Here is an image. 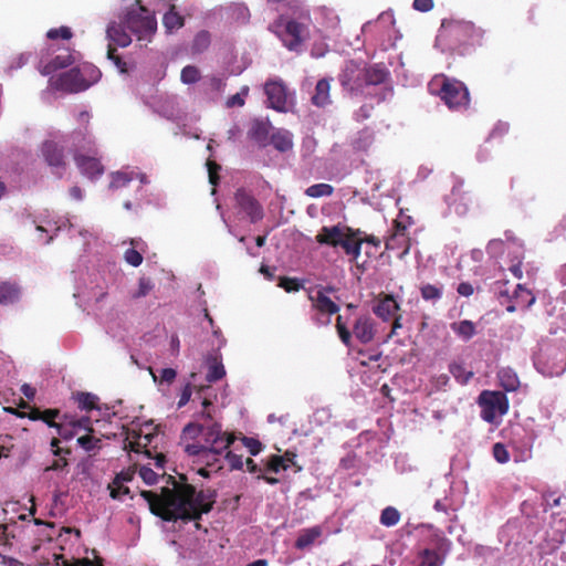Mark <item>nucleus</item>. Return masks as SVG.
Listing matches in <instances>:
<instances>
[{"label":"nucleus","mask_w":566,"mask_h":566,"mask_svg":"<svg viewBox=\"0 0 566 566\" xmlns=\"http://www.w3.org/2000/svg\"><path fill=\"white\" fill-rule=\"evenodd\" d=\"M50 40H56L59 38L63 40H70L73 36L72 30L69 27H60L56 29H50L46 33Z\"/></svg>","instance_id":"8fccbe9b"},{"label":"nucleus","mask_w":566,"mask_h":566,"mask_svg":"<svg viewBox=\"0 0 566 566\" xmlns=\"http://www.w3.org/2000/svg\"><path fill=\"white\" fill-rule=\"evenodd\" d=\"M277 285L287 293L298 292L303 287V282L297 277L280 276Z\"/></svg>","instance_id":"ea45409f"},{"label":"nucleus","mask_w":566,"mask_h":566,"mask_svg":"<svg viewBox=\"0 0 566 566\" xmlns=\"http://www.w3.org/2000/svg\"><path fill=\"white\" fill-rule=\"evenodd\" d=\"M331 81L329 78H321L315 86L314 94L311 97V102L314 106L324 108L332 104L331 99Z\"/></svg>","instance_id":"2eb2a0df"},{"label":"nucleus","mask_w":566,"mask_h":566,"mask_svg":"<svg viewBox=\"0 0 566 566\" xmlns=\"http://www.w3.org/2000/svg\"><path fill=\"white\" fill-rule=\"evenodd\" d=\"M77 443L85 451H92L95 448H99L101 440L92 434H85L77 439Z\"/></svg>","instance_id":"de8ad7c7"},{"label":"nucleus","mask_w":566,"mask_h":566,"mask_svg":"<svg viewBox=\"0 0 566 566\" xmlns=\"http://www.w3.org/2000/svg\"><path fill=\"white\" fill-rule=\"evenodd\" d=\"M336 328H337V333H338L342 342L345 345H349L352 334H350L349 329L346 327V325L343 323V318L340 315L337 316Z\"/></svg>","instance_id":"5fc2aeb1"},{"label":"nucleus","mask_w":566,"mask_h":566,"mask_svg":"<svg viewBox=\"0 0 566 566\" xmlns=\"http://www.w3.org/2000/svg\"><path fill=\"white\" fill-rule=\"evenodd\" d=\"M478 402L481 407V418L489 423H494L497 416L501 417L509 410V399L502 391L484 390L480 394Z\"/></svg>","instance_id":"423d86ee"},{"label":"nucleus","mask_w":566,"mask_h":566,"mask_svg":"<svg viewBox=\"0 0 566 566\" xmlns=\"http://www.w3.org/2000/svg\"><path fill=\"white\" fill-rule=\"evenodd\" d=\"M513 300L518 306L528 308L534 304L535 296L532 294L530 290L524 287L522 284H517L513 294Z\"/></svg>","instance_id":"c85d7f7f"},{"label":"nucleus","mask_w":566,"mask_h":566,"mask_svg":"<svg viewBox=\"0 0 566 566\" xmlns=\"http://www.w3.org/2000/svg\"><path fill=\"white\" fill-rule=\"evenodd\" d=\"M500 385L505 391H515L520 387L517 375L510 368H503L497 374Z\"/></svg>","instance_id":"b1692460"},{"label":"nucleus","mask_w":566,"mask_h":566,"mask_svg":"<svg viewBox=\"0 0 566 566\" xmlns=\"http://www.w3.org/2000/svg\"><path fill=\"white\" fill-rule=\"evenodd\" d=\"M412 223H413L412 217L409 214H406L403 209L400 208V212H399L397 219H395L392 221V224L396 229V233L394 235L391 234V240L394 239V237H396L398 234L403 235L405 230Z\"/></svg>","instance_id":"e433bc0d"},{"label":"nucleus","mask_w":566,"mask_h":566,"mask_svg":"<svg viewBox=\"0 0 566 566\" xmlns=\"http://www.w3.org/2000/svg\"><path fill=\"white\" fill-rule=\"evenodd\" d=\"M207 449V446L195 442V443H188L185 446L184 451L189 455L199 460V458L202 455L203 451Z\"/></svg>","instance_id":"6e6d98bb"},{"label":"nucleus","mask_w":566,"mask_h":566,"mask_svg":"<svg viewBox=\"0 0 566 566\" xmlns=\"http://www.w3.org/2000/svg\"><path fill=\"white\" fill-rule=\"evenodd\" d=\"M20 295L19 286L15 283H0V304H12L18 301Z\"/></svg>","instance_id":"393cba45"},{"label":"nucleus","mask_w":566,"mask_h":566,"mask_svg":"<svg viewBox=\"0 0 566 566\" xmlns=\"http://www.w3.org/2000/svg\"><path fill=\"white\" fill-rule=\"evenodd\" d=\"M289 464L285 463V458L281 455L273 454L270 457L266 463V471H271L274 473L280 472L281 470H286Z\"/></svg>","instance_id":"a18cd8bd"},{"label":"nucleus","mask_w":566,"mask_h":566,"mask_svg":"<svg viewBox=\"0 0 566 566\" xmlns=\"http://www.w3.org/2000/svg\"><path fill=\"white\" fill-rule=\"evenodd\" d=\"M140 495L148 502L150 512L167 522L178 520L197 521L209 513L216 502V491L197 492L191 484H176L174 489L163 488L161 493L142 491Z\"/></svg>","instance_id":"f257e3e1"},{"label":"nucleus","mask_w":566,"mask_h":566,"mask_svg":"<svg viewBox=\"0 0 566 566\" xmlns=\"http://www.w3.org/2000/svg\"><path fill=\"white\" fill-rule=\"evenodd\" d=\"M74 161L82 172L90 179L98 178L104 174V167L97 158V148L93 137L81 130L70 134Z\"/></svg>","instance_id":"f03ea898"},{"label":"nucleus","mask_w":566,"mask_h":566,"mask_svg":"<svg viewBox=\"0 0 566 566\" xmlns=\"http://www.w3.org/2000/svg\"><path fill=\"white\" fill-rule=\"evenodd\" d=\"M151 437L150 434H136L135 440H130L126 448L135 453H145L147 457H151L150 451L147 449V446L150 443Z\"/></svg>","instance_id":"c756f323"},{"label":"nucleus","mask_w":566,"mask_h":566,"mask_svg":"<svg viewBox=\"0 0 566 566\" xmlns=\"http://www.w3.org/2000/svg\"><path fill=\"white\" fill-rule=\"evenodd\" d=\"M125 261L132 266H139L143 262V255L135 248L127 249L124 253Z\"/></svg>","instance_id":"864d4df0"},{"label":"nucleus","mask_w":566,"mask_h":566,"mask_svg":"<svg viewBox=\"0 0 566 566\" xmlns=\"http://www.w3.org/2000/svg\"><path fill=\"white\" fill-rule=\"evenodd\" d=\"M210 44V33L208 31H200L193 39L192 51L195 53H201L208 49Z\"/></svg>","instance_id":"a19ab883"},{"label":"nucleus","mask_w":566,"mask_h":566,"mask_svg":"<svg viewBox=\"0 0 566 566\" xmlns=\"http://www.w3.org/2000/svg\"><path fill=\"white\" fill-rule=\"evenodd\" d=\"M249 94V87L248 86H242L241 87V91L232 96H230L228 99H227V107L231 108V107H242L245 103V96Z\"/></svg>","instance_id":"49530a36"},{"label":"nucleus","mask_w":566,"mask_h":566,"mask_svg":"<svg viewBox=\"0 0 566 566\" xmlns=\"http://www.w3.org/2000/svg\"><path fill=\"white\" fill-rule=\"evenodd\" d=\"M234 200L240 210L247 214L252 223H256L263 219L264 210L262 205L247 189H237Z\"/></svg>","instance_id":"9b49d317"},{"label":"nucleus","mask_w":566,"mask_h":566,"mask_svg":"<svg viewBox=\"0 0 566 566\" xmlns=\"http://www.w3.org/2000/svg\"><path fill=\"white\" fill-rule=\"evenodd\" d=\"M75 429L72 426L69 428L65 423H60L56 428L57 434L64 440H71L75 436Z\"/></svg>","instance_id":"0e129e2a"},{"label":"nucleus","mask_w":566,"mask_h":566,"mask_svg":"<svg viewBox=\"0 0 566 566\" xmlns=\"http://www.w3.org/2000/svg\"><path fill=\"white\" fill-rule=\"evenodd\" d=\"M80 69V72L83 73L84 83L87 84V88L95 84L102 76L99 69H97L93 64H84Z\"/></svg>","instance_id":"f704fd0d"},{"label":"nucleus","mask_w":566,"mask_h":566,"mask_svg":"<svg viewBox=\"0 0 566 566\" xmlns=\"http://www.w3.org/2000/svg\"><path fill=\"white\" fill-rule=\"evenodd\" d=\"M153 289H154V284L151 283V281L149 279L140 277L138 281V289L133 294V297L134 298L145 297L146 295H148L150 293V291Z\"/></svg>","instance_id":"3c124183"},{"label":"nucleus","mask_w":566,"mask_h":566,"mask_svg":"<svg viewBox=\"0 0 566 566\" xmlns=\"http://www.w3.org/2000/svg\"><path fill=\"white\" fill-rule=\"evenodd\" d=\"M125 24H118L116 22H112L106 30L107 38L111 42L125 48L130 44L132 39L129 34L125 31Z\"/></svg>","instance_id":"f3484780"},{"label":"nucleus","mask_w":566,"mask_h":566,"mask_svg":"<svg viewBox=\"0 0 566 566\" xmlns=\"http://www.w3.org/2000/svg\"><path fill=\"white\" fill-rule=\"evenodd\" d=\"M354 335L361 343L366 344L374 338V326L369 318L360 317L354 325Z\"/></svg>","instance_id":"aec40b11"},{"label":"nucleus","mask_w":566,"mask_h":566,"mask_svg":"<svg viewBox=\"0 0 566 566\" xmlns=\"http://www.w3.org/2000/svg\"><path fill=\"white\" fill-rule=\"evenodd\" d=\"M264 92L268 97L269 107L277 112L286 111L287 93L286 87L282 82H266L264 86Z\"/></svg>","instance_id":"f8f14e48"},{"label":"nucleus","mask_w":566,"mask_h":566,"mask_svg":"<svg viewBox=\"0 0 566 566\" xmlns=\"http://www.w3.org/2000/svg\"><path fill=\"white\" fill-rule=\"evenodd\" d=\"M180 78L185 84H193L199 81L200 72L193 65H187L181 70Z\"/></svg>","instance_id":"c03bdc74"},{"label":"nucleus","mask_w":566,"mask_h":566,"mask_svg":"<svg viewBox=\"0 0 566 566\" xmlns=\"http://www.w3.org/2000/svg\"><path fill=\"white\" fill-rule=\"evenodd\" d=\"M234 440H235V437L233 436V433H227V434H223L222 437H220V441H218L217 443L208 444L207 449H214L216 454L218 457H221L223 454V452L230 448V446L234 442Z\"/></svg>","instance_id":"58836bf2"},{"label":"nucleus","mask_w":566,"mask_h":566,"mask_svg":"<svg viewBox=\"0 0 566 566\" xmlns=\"http://www.w3.org/2000/svg\"><path fill=\"white\" fill-rule=\"evenodd\" d=\"M542 496L546 503L545 511L547 510V507L559 506L562 504V496L560 495L556 496V492H554V491H551V490L545 491V492H543Z\"/></svg>","instance_id":"13d9d810"},{"label":"nucleus","mask_w":566,"mask_h":566,"mask_svg":"<svg viewBox=\"0 0 566 566\" xmlns=\"http://www.w3.org/2000/svg\"><path fill=\"white\" fill-rule=\"evenodd\" d=\"M271 144L281 153L290 150L293 146L290 134L282 130L272 134Z\"/></svg>","instance_id":"7c9ffc66"},{"label":"nucleus","mask_w":566,"mask_h":566,"mask_svg":"<svg viewBox=\"0 0 566 566\" xmlns=\"http://www.w3.org/2000/svg\"><path fill=\"white\" fill-rule=\"evenodd\" d=\"M280 38L286 49L297 52L308 38L307 25L295 20H287Z\"/></svg>","instance_id":"1a4fd4ad"},{"label":"nucleus","mask_w":566,"mask_h":566,"mask_svg":"<svg viewBox=\"0 0 566 566\" xmlns=\"http://www.w3.org/2000/svg\"><path fill=\"white\" fill-rule=\"evenodd\" d=\"M446 32H448L449 35L457 38L461 43H465V38H471L472 34L475 32V28L474 24L471 22L459 21L451 23L446 29Z\"/></svg>","instance_id":"a211bd4d"},{"label":"nucleus","mask_w":566,"mask_h":566,"mask_svg":"<svg viewBox=\"0 0 566 566\" xmlns=\"http://www.w3.org/2000/svg\"><path fill=\"white\" fill-rule=\"evenodd\" d=\"M452 331L462 339L469 340L475 335V325L469 319L451 324Z\"/></svg>","instance_id":"bb28decb"},{"label":"nucleus","mask_w":566,"mask_h":566,"mask_svg":"<svg viewBox=\"0 0 566 566\" xmlns=\"http://www.w3.org/2000/svg\"><path fill=\"white\" fill-rule=\"evenodd\" d=\"M111 496L115 500H122L124 495L129 494V489L124 483L109 484Z\"/></svg>","instance_id":"052dcab7"},{"label":"nucleus","mask_w":566,"mask_h":566,"mask_svg":"<svg viewBox=\"0 0 566 566\" xmlns=\"http://www.w3.org/2000/svg\"><path fill=\"white\" fill-rule=\"evenodd\" d=\"M97 400H98V398L95 395L90 394V392H78L76 395V401L78 403V407L82 410L90 411V410L96 409Z\"/></svg>","instance_id":"4c0bfd02"},{"label":"nucleus","mask_w":566,"mask_h":566,"mask_svg":"<svg viewBox=\"0 0 566 566\" xmlns=\"http://www.w3.org/2000/svg\"><path fill=\"white\" fill-rule=\"evenodd\" d=\"M61 564L57 562V566H88L91 565V560L88 558L74 559L73 562L65 559L63 556H60Z\"/></svg>","instance_id":"69168bd1"},{"label":"nucleus","mask_w":566,"mask_h":566,"mask_svg":"<svg viewBox=\"0 0 566 566\" xmlns=\"http://www.w3.org/2000/svg\"><path fill=\"white\" fill-rule=\"evenodd\" d=\"M388 367H389V361L387 360V358H385L381 364H377L376 367L371 366L369 368L368 378L369 379L374 378L375 385L379 384V380L381 378L380 375L385 374Z\"/></svg>","instance_id":"09e8293b"},{"label":"nucleus","mask_w":566,"mask_h":566,"mask_svg":"<svg viewBox=\"0 0 566 566\" xmlns=\"http://www.w3.org/2000/svg\"><path fill=\"white\" fill-rule=\"evenodd\" d=\"M76 52L65 50L64 53L56 55L50 62L41 65L40 72L43 75H49L60 69H65L76 61Z\"/></svg>","instance_id":"ddd939ff"},{"label":"nucleus","mask_w":566,"mask_h":566,"mask_svg":"<svg viewBox=\"0 0 566 566\" xmlns=\"http://www.w3.org/2000/svg\"><path fill=\"white\" fill-rule=\"evenodd\" d=\"M338 247H342L346 254L357 256L360 252L361 242L345 232Z\"/></svg>","instance_id":"473e14b6"},{"label":"nucleus","mask_w":566,"mask_h":566,"mask_svg":"<svg viewBox=\"0 0 566 566\" xmlns=\"http://www.w3.org/2000/svg\"><path fill=\"white\" fill-rule=\"evenodd\" d=\"M71 145L70 135L63 139V144L57 140H45L41 146V155L52 172L61 178L67 169V156L65 146Z\"/></svg>","instance_id":"39448f33"},{"label":"nucleus","mask_w":566,"mask_h":566,"mask_svg":"<svg viewBox=\"0 0 566 566\" xmlns=\"http://www.w3.org/2000/svg\"><path fill=\"white\" fill-rule=\"evenodd\" d=\"M208 172H209V181L211 185L216 186L219 182V170L221 169L220 165L216 161H208Z\"/></svg>","instance_id":"e2e57ef3"},{"label":"nucleus","mask_w":566,"mask_h":566,"mask_svg":"<svg viewBox=\"0 0 566 566\" xmlns=\"http://www.w3.org/2000/svg\"><path fill=\"white\" fill-rule=\"evenodd\" d=\"M50 86L55 91L65 93H78L87 90V84L84 83L83 73L80 69L73 67L57 76H52L49 80Z\"/></svg>","instance_id":"0eeeda50"},{"label":"nucleus","mask_w":566,"mask_h":566,"mask_svg":"<svg viewBox=\"0 0 566 566\" xmlns=\"http://www.w3.org/2000/svg\"><path fill=\"white\" fill-rule=\"evenodd\" d=\"M429 90L438 95L449 108H459L469 104L467 86L454 78L443 74L436 75L429 83Z\"/></svg>","instance_id":"7ed1b4c3"},{"label":"nucleus","mask_w":566,"mask_h":566,"mask_svg":"<svg viewBox=\"0 0 566 566\" xmlns=\"http://www.w3.org/2000/svg\"><path fill=\"white\" fill-rule=\"evenodd\" d=\"M388 75L387 69L385 64H373L370 66H365V80L366 86L368 85H378L386 81Z\"/></svg>","instance_id":"6ab92c4d"},{"label":"nucleus","mask_w":566,"mask_h":566,"mask_svg":"<svg viewBox=\"0 0 566 566\" xmlns=\"http://www.w3.org/2000/svg\"><path fill=\"white\" fill-rule=\"evenodd\" d=\"M365 65L355 61H348L339 74L340 85L350 91L359 92L366 86Z\"/></svg>","instance_id":"9d476101"},{"label":"nucleus","mask_w":566,"mask_h":566,"mask_svg":"<svg viewBox=\"0 0 566 566\" xmlns=\"http://www.w3.org/2000/svg\"><path fill=\"white\" fill-rule=\"evenodd\" d=\"M133 180V176L126 172L116 171L112 174L111 189H119L127 186Z\"/></svg>","instance_id":"37998d69"},{"label":"nucleus","mask_w":566,"mask_h":566,"mask_svg":"<svg viewBox=\"0 0 566 566\" xmlns=\"http://www.w3.org/2000/svg\"><path fill=\"white\" fill-rule=\"evenodd\" d=\"M163 24L168 32L184 27L185 18L176 11V6L171 4L169 10L163 17Z\"/></svg>","instance_id":"5701e85b"},{"label":"nucleus","mask_w":566,"mask_h":566,"mask_svg":"<svg viewBox=\"0 0 566 566\" xmlns=\"http://www.w3.org/2000/svg\"><path fill=\"white\" fill-rule=\"evenodd\" d=\"M242 441L252 455H256L261 452L262 443L258 439L243 437Z\"/></svg>","instance_id":"680f3d73"},{"label":"nucleus","mask_w":566,"mask_h":566,"mask_svg":"<svg viewBox=\"0 0 566 566\" xmlns=\"http://www.w3.org/2000/svg\"><path fill=\"white\" fill-rule=\"evenodd\" d=\"M137 9H129L125 15V27L136 34L138 39L155 33L157 21L155 15L142 4L140 0H136Z\"/></svg>","instance_id":"20e7f679"},{"label":"nucleus","mask_w":566,"mask_h":566,"mask_svg":"<svg viewBox=\"0 0 566 566\" xmlns=\"http://www.w3.org/2000/svg\"><path fill=\"white\" fill-rule=\"evenodd\" d=\"M333 192L334 187L328 184H315L305 190V195L310 198L329 197Z\"/></svg>","instance_id":"72a5a7b5"},{"label":"nucleus","mask_w":566,"mask_h":566,"mask_svg":"<svg viewBox=\"0 0 566 566\" xmlns=\"http://www.w3.org/2000/svg\"><path fill=\"white\" fill-rule=\"evenodd\" d=\"M134 474H135V472L130 471V470L120 471L114 478L113 484H120V483L125 484L126 482H130L134 479Z\"/></svg>","instance_id":"774afa93"},{"label":"nucleus","mask_w":566,"mask_h":566,"mask_svg":"<svg viewBox=\"0 0 566 566\" xmlns=\"http://www.w3.org/2000/svg\"><path fill=\"white\" fill-rule=\"evenodd\" d=\"M373 312L384 322L389 321V295H385L374 306Z\"/></svg>","instance_id":"79ce46f5"},{"label":"nucleus","mask_w":566,"mask_h":566,"mask_svg":"<svg viewBox=\"0 0 566 566\" xmlns=\"http://www.w3.org/2000/svg\"><path fill=\"white\" fill-rule=\"evenodd\" d=\"M420 294L424 301L436 303L443 295V285L442 284H422L420 286Z\"/></svg>","instance_id":"cd10ccee"},{"label":"nucleus","mask_w":566,"mask_h":566,"mask_svg":"<svg viewBox=\"0 0 566 566\" xmlns=\"http://www.w3.org/2000/svg\"><path fill=\"white\" fill-rule=\"evenodd\" d=\"M492 453L499 463H506L510 460L509 451L506 450V447L501 442H497L493 446Z\"/></svg>","instance_id":"603ef678"},{"label":"nucleus","mask_w":566,"mask_h":566,"mask_svg":"<svg viewBox=\"0 0 566 566\" xmlns=\"http://www.w3.org/2000/svg\"><path fill=\"white\" fill-rule=\"evenodd\" d=\"M322 535L321 526H313L303 530L295 541V547L297 549H304L311 546Z\"/></svg>","instance_id":"4be33fe9"},{"label":"nucleus","mask_w":566,"mask_h":566,"mask_svg":"<svg viewBox=\"0 0 566 566\" xmlns=\"http://www.w3.org/2000/svg\"><path fill=\"white\" fill-rule=\"evenodd\" d=\"M207 364L208 373L206 375V379L209 382L218 381L224 377L226 369L219 355L209 356L207 358Z\"/></svg>","instance_id":"412c9836"},{"label":"nucleus","mask_w":566,"mask_h":566,"mask_svg":"<svg viewBox=\"0 0 566 566\" xmlns=\"http://www.w3.org/2000/svg\"><path fill=\"white\" fill-rule=\"evenodd\" d=\"M226 460L229 463L231 470H241L243 468L242 455L235 454L231 451H227Z\"/></svg>","instance_id":"bf43d9fd"},{"label":"nucleus","mask_w":566,"mask_h":566,"mask_svg":"<svg viewBox=\"0 0 566 566\" xmlns=\"http://www.w3.org/2000/svg\"><path fill=\"white\" fill-rule=\"evenodd\" d=\"M139 475L147 484H154L157 481V474L150 468L143 467Z\"/></svg>","instance_id":"338daca9"},{"label":"nucleus","mask_w":566,"mask_h":566,"mask_svg":"<svg viewBox=\"0 0 566 566\" xmlns=\"http://www.w3.org/2000/svg\"><path fill=\"white\" fill-rule=\"evenodd\" d=\"M205 440V446L210 443H217L220 441V437L228 432L222 431V426L219 422L213 421L211 424H203V430L200 432Z\"/></svg>","instance_id":"a878e982"},{"label":"nucleus","mask_w":566,"mask_h":566,"mask_svg":"<svg viewBox=\"0 0 566 566\" xmlns=\"http://www.w3.org/2000/svg\"><path fill=\"white\" fill-rule=\"evenodd\" d=\"M344 230L339 226L323 227L316 235V242L337 248L340 243Z\"/></svg>","instance_id":"dca6fc26"},{"label":"nucleus","mask_w":566,"mask_h":566,"mask_svg":"<svg viewBox=\"0 0 566 566\" xmlns=\"http://www.w3.org/2000/svg\"><path fill=\"white\" fill-rule=\"evenodd\" d=\"M308 300L312 303V308L316 312L313 319L317 325L329 324L331 316L339 311V306L328 295L323 293H314L313 290H310Z\"/></svg>","instance_id":"6e6552de"},{"label":"nucleus","mask_w":566,"mask_h":566,"mask_svg":"<svg viewBox=\"0 0 566 566\" xmlns=\"http://www.w3.org/2000/svg\"><path fill=\"white\" fill-rule=\"evenodd\" d=\"M60 411L57 409H45L42 410L41 420L51 428H57L60 423L55 422Z\"/></svg>","instance_id":"4d7b16f0"},{"label":"nucleus","mask_w":566,"mask_h":566,"mask_svg":"<svg viewBox=\"0 0 566 566\" xmlns=\"http://www.w3.org/2000/svg\"><path fill=\"white\" fill-rule=\"evenodd\" d=\"M271 129L272 125L269 119H254L248 135L260 147H265L269 144Z\"/></svg>","instance_id":"4468645a"},{"label":"nucleus","mask_w":566,"mask_h":566,"mask_svg":"<svg viewBox=\"0 0 566 566\" xmlns=\"http://www.w3.org/2000/svg\"><path fill=\"white\" fill-rule=\"evenodd\" d=\"M197 462L205 463L206 467L212 468L214 471L222 469L220 457L216 454L214 449H206Z\"/></svg>","instance_id":"c9c22d12"},{"label":"nucleus","mask_w":566,"mask_h":566,"mask_svg":"<svg viewBox=\"0 0 566 566\" xmlns=\"http://www.w3.org/2000/svg\"><path fill=\"white\" fill-rule=\"evenodd\" d=\"M449 371L454 377V379L461 385H467L473 377V371L468 370L464 367V365L460 363L450 364Z\"/></svg>","instance_id":"2f4dec72"}]
</instances>
